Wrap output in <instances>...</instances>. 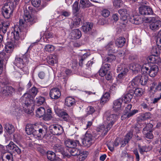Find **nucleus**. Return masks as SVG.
Wrapping results in <instances>:
<instances>
[{"label":"nucleus","mask_w":161,"mask_h":161,"mask_svg":"<svg viewBox=\"0 0 161 161\" xmlns=\"http://www.w3.org/2000/svg\"><path fill=\"white\" fill-rule=\"evenodd\" d=\"M117 114H110L107 118V122L108 125L105 128V126L104 125H101L100 126V131H103V134L104 135H106L109 130L112 126L114 124L116 120L117 119L118 115H119Z\"/></svg>","instance_id":"20e7f679"},{"label":"nucleus","mask_w":161,"mask_h":161,"mask_svg":"<svg viewBox=\"0 0 161 161\" xmlns=\"http://www.w3.org/2000/svg\"><path fill=\"white\" fill-rule=\"evenodd\" d=\"M138 147L140 152L141 154H143L145 152H148L152 149L151 147L149 146L147 147L144 146H141L139 145Z\"/></svg>","instance_id":"a19ab883"},{"label":"nucleus","mask_w":161,"mask_h":161,"mask_svg":"<svg viewBox=\"0 0 161 161\" xmlns=\"http://www.w3.org/2000/svg\"><path fill=\"white\" fill-rule=\"evenodd\" d=\"M10 25L9 22L8 20H0V31L2 30L3 33L7 31V29Z\"/></svg>","instance_id":"412c9836"},{"label":"nucleus","mask_w":161,"mask_h":161,"mask_svg":"<svg viewBox=\"0 0 161 161\" xmlns=\"http://www.w3.org/2000/svg\"><path fill=\"white\" fill-rule=\"evenodd\" d=\"M31 3L35 7H38L41 5L40 0H31Z\"/></svg>","instance_id":"bf43d9fd"},{"label":"nucleus","mask_w":161,"mask_h":161,"mask_svg":"<svg viewBox=\"0 0 161 161\" xmlns=\"http://www.w3.org/2000/svg\"><path fill=\"white\" fill-rule=\"evenodd\" d=\"M155 56H154L153 55L152 56H149L148 58V60L150 61V62L153 63H156V61L155 58Z\"/></svg>","instance_id":"774afa93"},{"label":"nucleus","mask_w":161,"mask_h":161,"mask_svg":"<svg viewBox=\"0 0 161 161\" xmlns=\"http://www.w3.org/2000/svg\"><path fill=\"white\" fill-rule=\"evenodd\" d=\"M25 55L23 56V58L18 57L15 59V62L16 66L21 69L24 67V65L27 61L26 58L25 57Z\"/></svg>","instance_id":"aec40b11"},{"label":"nucleus","mask_w":161,"mask_h":161,"mask_svg":"<svg viewBox=\"0 0 161 161\" xmlns=\"http://www.w3.org/2000/svg\"><path fill=\"white\" fill-rule=\"evenodd\" d=\"M4 127L5 130V131L9 134H11L15 131V128L11 124L6 123L4 125Z\"/></svg>","instance_id":"5701e85b"},{"label":"nucleus","mask_w":161,"mask_h":161,"mask_svg":"<svg viewBox=\"0 0 161 161\" xmlns=\"http://www.w3.org/2000/svg\"><path fill=\"white\" fill-rule=\"evenodd\" d=\"M119 139L116 138L114 142L110 143L108 145V147L109 149L111 151H113L114 149V147H117L119 145Z\"/></svg>","instance_id":"f704fd0d"},{"label":"nucleus","mask_w":161,"mask_h":161,"mask_svg":"<svg viewBox=\"0 0 161 161\" xmlns=\"http://www.w3.org/2000/svg\"><path fill=\"white\" fill-rule=\"evenodd\" d=\"M129 20L132 23L136 25L139 24L142 22V19L137 15L132 16L130 18Z\"/></svg>","instance_id":"cd10ccee"},{"label":"nucleus","mask_w":161,"mask_h":161,"mask_svg":"<svg viewBox=\"0 0 161 161\" xmlns=\"http://www.w3.org/2000/svg\"><path fill=\"white\" fill-rule=\"evenodd\" d=\"M55 49L54 47L51 45L47 44L44 47V50L45 52H51L53 51Z\"/></svg>","instance_id":"de8ad7c7"},{"label":"nucleus","mask_w":161,"mask_h":161,"mask_svg":"<svg viewBox=\"0 0 161 161\" xmlns=\"http://www.w3.org/2000/svg\"><path fill=\"white\" fill-rule=\"evenodd\" d=\"M122 99L119 98L114 100L113 103V110L118 115L120 114L124 109V107L122 106Z\"/></svg>","instance_id":"39448f33"},{"label":"nucleus","mask_w":161,"mask_h":161,"mask_svg":"<svg viewBox=\"0 0 161 161\" xmlns=\"http://www.w3.org/2000/svg\"><path fill=\"white\" fill-rule=\"evenodd\" d=\"M13 12V10L11 9L10 6L7 4H5L2 8V14L6 19H8L11 17Z\"/></svg>","instance_id":"6e6552de"},{"label":"nucleus","mask_w":161,"mask_h":161,"mask_svg":"<svg viewBox=\"0 0 161 161\" xmlns=\"http://www.w3.org/2000/svg\"><path fill=\"white\" fill-rule=\"evenodd\" d=\"M0 94L1 96L3 97H5L8 96L6 86L1 88Z\"/></svg>","instance_id":"49530a36"},{"label":"nucleus","mask_w":161,"mask_h":161,"mask_svg":"<svg viewBox=\"0 0 161 161\" xmlns=\"http://www.w3.org/2000/svg\"><path fill=\"white\" fill-rule=\"evenodd\" d=\"M80 7L79 6V3L75 1L72 6V11L74 14L76 15L77 13L79 10Z\"/></svg>","instance_id":"37998d69"},{"label":"nucleus","mask_w":161,"mask_h":161,"mask_svg":"<svg viewBox=\"0 0 161 161\" xmlns=\"http://www.w3.org/2000/svg\"><path fill=\"white\" fill-rule=\"evenodd\" d=\"M135 66V67L131 69L133 71L138 70V69L141 68V71L143 72H145L147 73V71L149 70V65L147 64H145L143 65L142 66L139 65L138 64H132L131 66L133 67Z\"/></svg>","instance_id":"a211bd4d"},{"label":"nucleus","mask_w":161,"mask_h":161,"mask_svg":"<svg viewBox=\"0 0 161 161\" xmlns=\"http://www.w3.org/2000/svg\"><path fill=\"white\" fill-rule=\"evenodd\" d=\"M47 62L49 64L53 65L54 63L57 62V59L55 55L50 56L47 59Z\"/></svg>","instance_id":"58836bf2"},{"label":"nucleus","mask_w":161,"mask_h":161,"mask_svg":"<svg viewBox=\"0 0 161 161\" xmlns=\"http://www.w3.org/2000/svg\"><path fill=\"white\" fill-rule=\"evenodd\" d=\"M36 103L38 106L42 104L45 101V98L42 97H39L36 98Z\"/></svg>","instance_id":"5fc2aeb1"},{"label":"nucleus","mask_w":161,"mask_h":161,"mask_svg":"<svg viewBox=\"0 0 161 161\" xmlns=\"http://www.w3.org/2000/svg\"><path fill=\"white\" fill-rule=\"evenodd\" d=\"M151 114L150 113H146L142 114L140 117V119L142 120H145L149 119L150 118Z\"/></svg>","instance_id":"6e6d98bb"},{"label":"nucleus","mask_w":161,"mask_h":161,"mask_svg":"<svg viewBox=\"0 0 161 161\" xmlns=\"http://www.w3.org/2000/svg\"><path fill=\"white\" fill-rule=\"evenodd\" d=\"M140 14L142 15H153V12L152 9L150 7L146 5H142L139 8Z\"/></svg>","instance_id":"1a4fd4ad"},{"label":"nucleus","mask_w":161,"mask_h":161,"mask_svg":"<svg viewBox=\"0 0 161 161\" xmlns=\"http://www.w3.org/2000/svg\"><path fill=\"white\" fill-rule=\"evenodd\" d=\"M32 9V7L29 5H27L24 7V19L19 20V26H18L20 29H22V27L25 28L29 25V24H32L35 22V20L34 18L30 15Z\"/></svg>","instance_id":"7ed1b4c3"},{"label":"nucleus","mask_w":161,"mask_h":161,"mask_svg":"<svg viewBox=\"0 0 161 161\" xmlns=\"http://www.w3.org/2000/svg\"><path fill=\"white\" fill-rule=\"evenodd\" d=\"M37 133H36V136L39 139H42L43 136V128L40 129L38 131H36Z\"/></svg>","instance_id":"13d9d810"},{"label":"nucleus","mask_w":161,"mask_h":161,"mask_svg":"<svg viewBox=\"0 0 161 161\" xmlns=\"http://www.w3.org/2000/svg\"><path fill=\"white\" fill-rule=\"evenodd\" d=\"M118 12L120 15L121 17L129 16V14H128L127 11L126 9H120L119 10Z\"/></svg>","instance_id":"603ef678"},{"label":"nucleus","mask_w":161,"mask_h":161,"mask_svg":"<svg viewBox=\"0 0 161 161\" xmlns=\"http://www.w3.org/2000/svg\"><path fill=\"white\" fill-rule=\"evenodd\" d=\"M158 71V69L157 66L154 65L150 67V70L148 71L149 75L151 77H154L157 74Z\"/></svg>","instance_id":"a878e982"},{"label":"nucleus","mask_w":161,"mask_h":161,"mask_svg":"<svg viewBox=\"0 0 161 161\" xmlns=\"http://www.w3.org/2000/svg\"><path fill=\"white\" fill-rule=\"evenodd\" d=\"M54 110L58 116L63 118L65 120H67L69 116L66 112L63 111L57 107H55Z\"/></svg>","instance_id":"dca6fc26"},{"label":"nucleus","mask_w":161,"mask_h":161,"mask_svg":"<svg viewBox=\"0 0 161 161\" xmlns=\"http://www.w3.org/2000/svg\"><path fill=\"white\" fill-rule=\"evenodd\" d=\"M1 158L3 161H13L12 155L8 153H2Z\"/></svg>","instance_id":"b1692460"},{"label":"nucleus","mask_w":161,"mask_h":161,"mask_svg":"<svg viewBox=\"0 0 161 161\" xmlns=\"http://www.w3.org/2000/svg\"><path fill=\"white\" fill-rule=\"evenodd\" d=\"M157 42H160L159 48L161 50V30L159 31L157 35Z\"/></svg>","instance_id":"0e129e2a"},{"label":"nucleus","mask_w":161,"mask_h":161,"mask_svg":"<svg viewBox=\"0 0 161 161\" xmlns=\"http://www.w3.org/2000/svg\"><path fill=\"white\" fill-rule=\"evenodd\" d=\"M47 155V158L50 160H54L56 158L55 153L52 151H48Z\"/></svg>","instance_id":"a18cd8bd"},{"label":"nucleus","mask_w":161,"mask_h":161,"mask_svg":"<svg viewBox=\"0 0 161 161\" xmlns=\"http://www.w3.org/2000/svg\"><path fill=\"white\" fill-rule=\"evenodd\" d=\"M137 78V80L139 84H140L142 85H145L149 82V80L147 75H139L136 76Z\"/></svg>","instance_id":"6ab92c4d"},{"label":"nucleus","mask_w":161,"mask_h":161,"mask_svg":"<svg viewBox=\"0 0 161 161\" xmlns=\"http://www.w3.org/2000/svg\"><path fill=\"white\" fill-rule=\"evenodd\" d=\"M110 14L109 10L107 9H104L101 11L102 15L105 17H108L110 15Z\"/></svg>","instance_id":"680f3d73"},{"label":"nucleus","mask_w":161,"mask_h":161,"mask_svg":"<svg viewBox=\"0 0 161 161\" xmlns=\"http://www.w3.org/2000/svg\"><path fill=\"white\" fill-rule=\"evenodd\" d=\"M138 110L136 109H134L131 112L128 113L127 114H124L121 117V119L123 120L125 119H128L130 117L133 116L136 113H138Z\"/></svg>","instance_id":"e433bc0d"},{"label":"nucleus","mask_w":161,"mask_h":161,"mask_svg":"<svg viewBox=\"0 0 161 161\" xmlns=\"http://www.w3.org/2000/svg\"><path fill=\"white\" fill-rule=\"evenodd\" d=\"M110 69V64L106 63L103 64L102 65L99 71V74L100 76L103 77L106 75L108 71Z\"/></svg>","instance_id":"ddd939ff"},{"label":"nucleus","mask_w":161,"mask_h":161,"mask_svg":"<svg viewBox=\"0 0 161 161\" xmlns=\"http://www.w3.org/2000/svg\"><path fill=\"white\" fill-rule=\"evenodd\" d=\"M115 59V56L113 54L109 55L107 56L104 61H108L109 62H111Z\"/></svg>","instance_id":"052dcab7"},{"label":"nucleus","mask_w":161,"mask_h":161,"mask_svg":"<svg viewBox=\"0 0 161 161\" xmlns=\"http://www.w3.org/2000/svg\"><path fill=\"white\" fill-rule=\"evenodd\" d=\"M145 134L146 137L148 139H152L153 137V135L152 133V131L149 130L147 133L146 132Z\"/></svg>","instance_id":"338daca9"},{"label":"nucleus","mask_w":161,"mask_h":161,"mask_svg":"<svg viewBox=\"0 0 161 161\" xmlns=\"http://www.w3.org/2000/svg\"><path fill=\"white\" fill-rule=\"evenodd\" d=\"M53 149L56 152H61L63 150V147L59 144H56L53 147Z\"/></svg>","instance_id":"3c124183"},{"label":"nucleus","mask_w":161,"mask_h":161,"mask_svg":"<svg viewBox=\"0 0 161 161\" xmlns=\"http://www.w3.org/2000/svg\"><path fill=\"white\" fill-rule=\"evenodd\" d=\"M7 148L18 154L21 153V150L12 142H10L9 144L7 146Z\"/></svg>","instance_id":"2eb2a0df"},{"label":"nucleus","mask_w":161,"mask_h":161,"mask_svg":"<svg viewBox=\"0 0 161 161\" xmlns=\"http://www.w3.org/2000/svg\"><path fill=\"white\" fill-rule=\"evenodd\" d=\"M71 35L73 39H79L81 36V32L78 29L74 30L72 31Z\"/></svg>","instance_id":"393cba45"},{"label":"nucleus","mask_w":161,"mask_h":161,"mask_svg":"<svg viewBox=\"0 0 161 161\" xmlns=\"http://www.w3.org/2000/svg\"><path fill=\"white\" fill-rule=\"evenodd\" d=\"M132 136L133 132L132 131H130L125 136V138L123 140L124 143L122 144L121 146L124 147L125 145L131 139Z\"/></svg>","instance_id":"2f4dec72"},{"label":"nucleus","mask_w":161,"mask_h":161,"mask_svg":"<svg viewBox=\"0 0 161 161\" xmlns=\"http://www.w3.org/2000/svg\"><path fill=\"white\" fill-rule=\"evenodd\" d=\"M6 86L8 96L12 95L15 93V91L14 88L11 86Z\"/></svg>","instance_id":"09e8293b"},{"label":"nucleus","mask_w":161,"mask_h":161,"mask_svg":"<svg viewBox=\"0 0 161 161\" xmlns=\"http://www.w3.org/2000/svg\"><path fill=\"white\" fill-rule=\"evenodd\" d=\"M93 27V24L89 22L84 24L82 26L83 31L85 33L89 32Z\"/></svg>","instance_id":"bb28decb"},{"label":"nucleus","mask_w":161,"mask_h":161,"mask_svg":"<svg viewBox=\"0 0 161 161\" xmlns=\"http://www.w3.org/2000/svg\"><path fill=\"white\" fill-rule=\"evenodd\" d=\"M150 28L153 31H156L161 27V21L156 20L154 18H152L149 25Z\"/></svg>","instance_id":"f8f14e48"},{"label":"nucleus","mask_w":161,"mask_h":161,"mask_svg":"<svg viewBox=\"0 0 161 161\" xmlns=\"http://www.w3.org/2000/svg\"><path fill=\"white\" fill-rule=\"evenodd\" d=\"M23 30L18 26L16 25L14 29L13 35L14 36V44L12 42H10L7 43L5 46V52L2 53L0 54V57L1 58L5 59V62H6L9 58L10 54L12 53L15 47L19 43L18 40L22 35Z\"/></svg>","instance_id":"f257e3e1"},{"label":"nucleus","mask_w":161,"mask_h":161,"mask_svg":"<svg viewBox=\"0 0 161 161\" xmlns=\"http://www.w3.org/2000/svg\"><path fill=\"white\" fill-rule=\"evenodd\" d=\"M152 54L154 56H157L159 53V51L158 48L153 47L152 50Z\"/></svg>","instance_id":"e2e57ef3"},{"label":"nucleus","mask_w":161,"mask_h":161,"mask_svg":"<svg viewBox=\"0 0 161 161\" xmlns=\"http://www.w3.org/2000/svg\"><path fill=\"white\" fill-rule=\"evenodd\" d=\"M75 103V99L71 97H68L65 99V104L68 107H71Z\"/></svg>","instance_id":"72a5a7b5"},{"label":"nucleus","mask_w":161,"mask_h":161,"mask_svg":"<svg viewBox=\"0 0 161 161\" xmlns=\"http://www.w3.org/2000/svg\"><path fill=\"white\" fill-rule=\"evenodd\" d=\"M64 144L66 147L70 148L75 147L77 145L76 142L74 140L70 139L65 140L64 142Z\"/></svg>","instance_id":"c85d7f7f"},{"label":"nucleus","mask_w":161,"mask_h":161,"mask_svg":"<svg viewBox=\"0 0 161 161\" xmlns=\"http://www.w3.org/2000/svg\"><path fill=\"white\" fill-rule=\"evenodd\" d=\"M38 92V90L36 87H33L29 91L30 94L25 93L20 98L19 101L21 102L24 110H26L29 107L33 105L34 101L31 99V95L35 96Z\"/></svg>","instance_id":"f03ea898"},{"label":"nucleus","mask_w":161,"mask_h":161,"mask_svg":"<svg viewBox=\"0 0 161 161\" xmlns=\"http://www.w3.org/2000/svg\"><path fill=\"white\" fill-rule=\"evenodd\" d=\"M81 21V19L77 17L76 16L74 17L73 19V26H70L71 28L72 29L73 28L76 27L77 26L79 25Z\"/></svg>","instance_id":"79ce46f5"},{"label":"nucleus","mask_w":161,"mask_h":161,"mask_svg":"<svg viewBox=\"0 0 161 161\" xmlns=\"http://www.w3.org/2000/svg\"><path fill=\"white\" fill-rule=\"evenodd\" d=\"M68 151L71 155L74 156L77 155H80L81 156L82 155H85L84 158H86L88 154L87 152L81 151L80 150L75 148V147L69 149Z\"/></svg>","instance_id":"9b49d317"},{"label":"nucleus","mask_w":161,"mask_h":161,"mask_svg":"<svg viewBox=\"0 0 161 161\" xmlns=\"http://www.w3.org/2000/svg\"><path fill=\"white\" fill-rule=\"evenodd\" d=\"M144 90L140 88H137L135 89L134 91V93L136 96H141L143 93Z\"/></svg>","instance_id":"8fccbe9b"},{"label":"nucleus","mask_w":161,"mask_h":161,"mask_svg":"<svg viewBox=\"0 0 161 161\" xmlns=\"http://www.w3.org/2000/svg\"><path fill=\"white\" fill-rule=\"evenodd\" d=\"M135 66V67L131 69L133 71L138 70V69L141 68V71L143 72H145L147 73V71L149 70V65L147 64H145L143 65L142 66L139 65L138 64H132L131 66L133 67Z\"/></svg>","instance_id":"f3484780"},{"label":"nucleus","mask_w":161,"mask_h":161,"mask_svg":"<svg viewBox=\"0 0 161 161\" xmlns=\"http://www.w3.org/2000/svg\"><path fill=\"white\" fill-rule=\"evenodd\" d=\"M34 126L33 125L29 124L26 125L25 131L28 135L33 134L34 136L36 135V133H37V132L34 129Z\"/></svg>","instance_id":"4be33fe9"},{"label":"nucleus","mask_w":161,"mask_h":161,"mask_svg":"<svg viewBox=\"0 0 161 161\" xmlns=\"http://www.w3.org/2000/svg\"><path fill=\"white\" fill-rule=\"evenodd\" d=\"M80 7L83 8L89 7L91 6V3L88 0H80Z\"/></svg>","instance_id":"ea45409f"},{"label":"nucleus","mask_w":161,"mask_h":161,"mask_svg":"<svg viewBox=\"0 0 161 161\" xmlns=\"http://www.w3.org/2000/svg\"><path fill=\"white\" fill-rule=\"evenodd\" d=\"M113 5L116 8H120L122 4L121 0H113Z\"/></svg>","instance_id":"4d7b16f0"},{"label":"nucleus","mask_w":161,"mask_h":161,"mask_svg":"<svg viewBox=\"0 0 161 161\" xmlns=\"http://www.w3.org/2000/svg\"><path fill=\"white\" fill-rule=\"evenodd\" d=\"M90 53L89 52L83 54V55L80 57L79 59V65L80 66H82L83 64V61L85 60L90 55Z\"/></svg>","instance_id":"c03bdc74"},{"label":"nucleus","mask_w":161,"mask_h":161,"mask_svg":"<svg viewBox=\"0 0 161 161\" xmlns=\"http://www.w3.org/2000/svg\"><path fill=\"white\" fill-rule=\"evenodd\" d=\"M49 96L51 98L57 99L60 97L61 92L58 88H53L50 90Z\"/></svg>","instance_id":"4468645a"},{"label":"nucleus","mask_w":161,"mask_h":161,"mask_svg":"<svg viewBox=\"0 0 161 161\" xmlns=\"http://www.w3.org/2000/svg\"><path fill=\"white\" fill-rule=\"evenodd\" d=\"M153 127V125L150 124H148L147 126L144 128L143 130V134H146V131L150 130V128H151Z\"/></svg>","instance_id":"69168bd1"},{"label":"nucleus","mask_w":161,"mask_h":161,"mask_svg":"<svg viewBox=\"0 0 161 161\" xmlns=\"http://www.w3.org/2000/svg\"><path fill=\"white\" fill-rule=\"evenodd\" d=\"M117 71V72L120 73L118 75V77L121 78L126 75L128 69L126 65L122 64L118 66Z\"/></svg>","instance_id":"9d476101"},{"label":"nucleus","mask_w":161,"mask_h":161,"mask_svg":"<svg viewBox=\"0 0 161 161\" xmlns=\"http://www.w3.org/2000/svg\"><path fill=\"white\" fill-rule=\"evenodd\" d=\"M5 59L4 58H1L0 60V75L2 73L3 65H5L8 60H6V62H5Z\"/></svg>","instance_id":"864d4df0"},{"label":"nucleus","mask_w":161,"mask_h":161,"mask_svg":"<svg viewBox=\"0 0 161 161\" xmlns=\"http://www.w3.org/2000/svg\"><path fill=\"white\" fill-rule=\"evenodd\" d=\"M93 138L92 135L86 132L82 139V143L85 147H89L93 143Z\"/></svg>","instance_id":"0eeeda50"},{"label":"nucleus","mask_w":161,"mask_h":161,"mask_svg":"<svg viewBox=\"0 0 161 161\" xmlns=\"http://www.w3.org/2000/svg\"><path fill=\"white\" fill-rule=\"evenodd\" d=\"M133 92L128 93L124 95V96L121 98L122 99V101H124L125 102H130L133 97Z\"/></svg>","instance_id":"7c9ffc66"},{"label":"nucleus","mask_w":161,"mask_h":161,"mask_svg":"<svg viewBox=\"0 0 161 161\" xmlns=\"http://www.w3.org/2000/svg\"><path fill=\"white\" fill-rule=\"evenodd\" d=\"M110 95L108 92L105 93L101 97L100 103L104 104L107 102L109 100Z\"/></svg>","instance_id":"4c0bfd02"},{"label":"nucleus","mask_w":161,"mask_h":161,"mask_svg":"<svg viewBox=\"0 0 161 161\" xmlns=\"http://www.w3.org/2000/svg\"><path fill=\"white\" fill-rule=\"evenodd\" d=\"M50 132L53 135H59L63 132V129L60 125L55 124L51 125L49 127Z\"/></svg>","instance_id":"423d86ee"},{"label":"nucleus","mask_w":161,"mask_h":161,"mask_svg":"<svg viewBox=\"0 0 161 161\" xmlns=\"http://www.w3.org/2000/svg\"><path fill=\"white\" fill-rule=\"evenodd\" d=\"M36 116L38 117H41L43 116L46 117V114L45 110L44 108L42 107H40L38 108L36 112Z\"/></svg>","instance_id":"c756f323"},{"label":"nucleus","mask_w":161,"mask_h":161,"mask_svg":"<svg viewBox=\"0 0 161 161\" xmlns=\"http://www.w3.org/2000/svg\"><path fill=\"white\" fill-rule=\"evenodd\" d=\"M125 42V39L124 38L120 37L116 40L115 44L118 47H122L124 45Z\"/></svg>","instance_id":"c9c22d12"},{"label":"nucleus","mask_w":161,"mask_h":161,"mask_svg":"<svg viewBox=\"0 0 161 161\" xmlns=\"http://www.w3.org/2000/svg\"><path fill=\"white\" fill-rule=\"evenodd\" d=\"M138 79L136 77L129 84V87L130 88V90H132L136 88L139 84L138 81Z\"/></svg>","instance_id":"473e14b6"}]
</instances>
